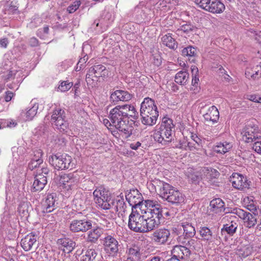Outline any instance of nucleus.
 <instances>
[{"mask_svg":"<svg viewBox=\"0 0 261 261\" xmlns=\"http://www.w3.org/2000/svg\"><path fill=\"white\" fill-rule=\"evenodd\" d=\"M162 217L161 205L156 201L146 200L139 209L132 208L128 227L135 232H148L160 225Z\"/></svg>","mask_w":261,"mask_h":261,"instance_id":"f257e3e1","label":"nucleus"},{"mask_svg":"<svg viewBox=\"0 0 261 261\" xmlns=\"http://www.w3.org/2000/svg\"><path fill=\"white\" fill-rule=\"evenodd\" d=\"M152 181V185L156 190H159L160 195L163 199L176 205L184 202L185 195L176 188L159 179H154Z\"/></svg>","mask_w":261,"mask_h":261,"instance_id":"f03ea898","label":"nucleus"},{"mask_svg":"<svg viewBox=\"0 0 261 261\" xmlns=\"http://www.w3.org/2000/svg\"><path fill=\"white\" fill-rule=\"evenodd\" d=\"M138 113L135 107L132 105H124L117 106L111 110L109 118L113 126H118L119 124L128 122V118H136Z\"/></svg>","mask_w":261,"mask_h":261,"instance_id":"7ed1b4c3","label":"nucleus"},{"mask_svg":"<svg viewBox=\"0 0 261 261\" xmlns=\"http://www.w3.org/2000/svg\"><path fill=\"white\" fill-rule=\"evenodd\" d=\"M175 125L172 119L164 117L160 127L153 134L155 141L165 145L172 142L174 139Z\"/></svg>","mask_w":261,"mask_h":261,"instance_id":"20e7f679","label":"nucleus"},{"mask_svg":"<svg viewBox=\"0 0 261 261\" xmlns=\"http://www.w3.org/2000/svg\"><path fill=\"white\" fill-rule=\"evenodd\" d=\"M48 161L50 165L58 170L71 169L75 166L71 156L66 153L53 154L48 157Z\"/></svg>","mask_w":261,"mask_h":261,"instance_id":"39448f33","label":"nucleus"},{"mask_svg":"<svg viewBox=\"0 0 261 261\" xmlns=\"http://www.w3.org/2000/svg\"><path fill=\"white\" fill-rule=\"evenodd\" d=\"M242 140L246 143H252L261 138L258 123L252 119L247 121L241 131Z\"/></svg>","mask_w":261,"mask_h":261,"instance_id":"423d86ee","label":"nucleus"},{"mask_svg":"<svg viewBox=\"0 0 261 261\" xmlns=\"http://www.w3.org/2000/svg\"><path fill=\"white\" fill-rule=\"evenodd\" d=\"M52 125L61 132H66L69 127V123L66 119L64 110L56 108L54 110L50 118Z\"/></svg>","mask_w":261,"mask_h":261,"instance_id":"0eeeda50","label":"nucleus"},{"mask_svg":"<svg viewBox=\"0 0 261 261\" xmlns=\"http://www.w3.org/2000/svg\"><path fill=\"white\" fill-rule=\"evenodd\" d=\"M79 181V176L75 172L63 174L60 178V183L62 185L63 189L66 191L67 196L76 189Z\"/></svg>","mask_w":261,"mask_h":261,"instance_id":"6e6552de","label":"nucleus"},{"mask_svg":"<svg viewBox=\"0 0 261 261\" xmlns=\"http://www.w3.org/2000/svg\"><path fill=\"white\" fill-rule=\"evenodd\" d=\"M94 200L97 206L102 210H108L111 203V198L109 192L103 187H97L93 193Z\"/></svg>","mask_w":261,"mask_h":261,"instance_id":"1a4fd4ad","label":"nucleus"},{"mask_svg":"<svg viewBox=\"0 0 261 261\" xmlns=\"http://www.w3.org/2000/svg\"><path fill=\"white\" fill-rule=\"evenodd\" d=\"M195 3L199 7L213 14H220L225 8L219 0H195Z\"/></svg>","mask_w":261,"mask_h":261,"instance_id":"9d476101","label":"nucleus"},{"mask_svg":"<svg viewBox=\"0 0 261 261\" xmlns=\"http://www.w3.org/2000/svg\"><path fill=\"white\" fill-rule=\"evenodd\" d=\"M230 213L237 215L239 218L243 221L245 227L248 228H253L257 224V218L256 215L245 211L244 210L236 208L230 212Z\"/></svg>","mask_w":261,"mask_h":261,"instance_id":"9b49d317","label":"nucleus"},{"mask_svg":"<svg viewBox=\"0 0 261 261\" xmlns=\"http://www.w3.org/2000/svg\"><path fill=\"white\" fill-rule=\"evenodd\" d=\"M209 216L212 215V219L218 220L223 213H230L225 211V203L219 198H215L211 201L210 203Z\"/></svg>","mask_w":261,"mask_h":261,"instance_id":"f8f14e48","label":"nucleus"},{"mask_svg":"<svg viewBox=\"0 0 261 261\" xmlns=\"http://www.w3.org/2000/svg\"><path fill=\"white\" fill-rule=\"evenodd\" d=\"M93 222L87 218L72 220L69 224V229L73 232H86L92 228Z\"/></svg>","mask_w":261,"mask_h":261,"instance_id":"ddd939ff","label":"nucleus"},{"mask_svg":"<svg viewBox=\"0 0 261 261\" xmlns=\"http://www.w3.org/2000/svg\"><path fill=\"white\" fill-rule=\"evenodd\" d=\"M229 180L234 188L241 191L248 189L251 183L246 176L238 173H233Z\"/></svg>","mask_w":261,"mask_h":261,"instance_id":"4468645a","label":"nucleus"},{"mask_svg":"<svg viewBox=\"0 0 261 261\" xmlns=\"http://www.w3.org/2000/svg\"><path fill=\"white\" fill-rule=\"evenodd\" d=\"M125 197L129 205L132 206V208L138 210V208L141 207V205L144 202L142 194L137 189L130 190L126 193Z\"/></svg>","mask_w":261,"mask_h":261,"instance_id":"2eb2a0df","label":"nucleus"},{"mask_svg":"<svg viewBox=\"0 0 261 261\" xmlns=\"http://www.w3.org/2000/svg\"><path fill=\"white\" fill-rule=\"evenodd\" d=\"M170 236V230L163 227L153 231L151 235V239L158 245H164L168 241Z\"/></svg>","mask_w":261,"mask_h":261,"instance_id":"dca6fc26","label":"nucleus"},{"mask_svg":"<svg viewBox=\"0 0 261 261\" xmlns=\"http://www.w3.org/2000/svg\"><path fill=\"white\" fill-rule=\"evenodd\" d=\"M103 248L107 253L114 256L118 251L119 246L118 241L113 237L108 235L104 238Z\"/></svg>","mask_w":261,"mask_h":261,"instance_id":"f3484780","label":"nucleus"},{"mask_svg":"<svg viewBox=\"0 0 261 261\" xmlns=\"http://www.w3.org/2000/svg\"><path fill=\"white\" fill-rule=\"evenodd\" d=\"M43 109V107L41 105H40L36 100L33 99L30 103L28 110L21 112V117L25 121L31 120L36 115L38 110L41 111Z\"/></svg>","mask_w":261,"mask_h":261,"instance_id":"a211bd4d","label":"nucleus"},{"mask_svg":"<svg viewBox=\"0 0 261 261\" xmlns=\"http://www.w3.org/2000/svg\"><path fill=\"white\" fill-rule=\"evenodd\" d=\"M140 114L154 115L159 114L154 101L149 97L145 98L141 105Z\"/></svg>","mask_w":261,"mask_h":261,"instance_id":"6ab92c4d","label":"nucleus"},{"mask_svg":"<svg viewBox=\"0 0 261 261\" xmlns=\"http://www.w3.org/2000/svg\"><path fill=\"white\" fill-rule=\"evenodd\" d=\"M111 202L108 210H110L112 213L117 212L118 215L122 216L126 208L123 196H118L113 200L111 199Z\"/></svg>","mask_w":261,"mask_h":261,"instance_id":"aec40b11","label":"nucleus"},{"mask_svg":"<svg viewBox=\"0 0 261 261\" xmlns=\"http://www.w3.org/2000/svg\"><path fill=\"white\" fill-rule=\"evenodd\" d=\"M57 200V197L56 193L47 195L42 202V212L48 213L53 212L56 208Z\"/></svg>","mask_w":261,"mask_h":261,"instance_id":"412c9836","label":"nucleus"},{"mask_svg":"<svg viewBox=\"0 0 261 261\" xmlns=\"http://www.w3.org/2000/svg\"><path fill=\"white\" fill-rule=\"evenodd\" d=\"M132 97V95L128 92L122 90H117L111 93L110 99L112 102L116 104L120 101H127L130 100Z\"/></svg>","mask_w":261,"mask_h":261,"instance_id":"4be33fe9","label":"nucleus"},{"mask_svg":"<svg viewBox=\"0 0 261 261\" xmlns=\"http://www.w3.org/2000/svg\"><path fill=\"white\" fill-rule=\"evenodd\" d=\"M201 173V179L210 183H211L212 180L216 178L219 175L217 170L210 167L202 168Z\"/></svg>","mask_w":261,"mask_h":261,"instance_id":"5701e85b","label":"nucleus"},{"mask_svg":"<svg viewBox=\"0 0 261 261\" xmlns=\"http://www.w3.org/2000/svg\"><path fill=\"white\" fill-rule=\"evenodd\" d=\"M46 184V176L39 173L35 176V179L31 189V191L33 192L40 191L43 189Z\"/></svg>","mask_w":261,"mask_h":261,"instance_id":"b1692460","label":"nucleus"},{"mask_svg":"<svg viewBox=\"0 0 261 261\" xmlns=\"http://www.w3.org/2000/svg\"><path fill=\"white\" fill-rule=\"evenodd\" d=\"M57 244L59 249L66 253H70L75 246V243L69 238L58 239Z\"/></svg>","mask_w":261,"mask_h":261,"instance_id":"393cba45","label":"nucleus"},{"mask_svg":"<svg viewBox=\"0 0 261 261\" xmlns=\"http://www.w3.org/2000/svg\"><path fill=\"white\" fill-rule=\"evenodd\" d=\"M141 253L140 249L136 246L127 249L124 261H141Z\"/></svg>","mask_w":261,"mask_h":261,"instance_id":"a878e982","label":"nucleus"},{"mask_svg":"<svg viewBox=\"0 0 261 261\" xmlns=\"http://www.w3.org/2000/svg\"><path fill=\"white\" fill-rule=\"evenodd\" d=\"M245 75L248 79L258 80L261 76V62L259 64L247 67Z\"/></svg>","mask_w":261,"mask_h":261,"instance_id":"bb28decb","label":"nucleus"},{"mask_svg":"<svg viewBox=\"0 0 261 261\" xmlns=\"http://www.w3.org/2000/svg\"><path fill=\"white\" fill-rule=\"evenodd\" d=\"M37 236L32 232L21 239V246L25 251L30 250L37 241Z\"/></svg>","mask_w":261,"mask_h":261,"instance_id":"cd10ccee","label":"nucleus"},{"mask_svg":"<svg viewBox=\"0 0 261 261\" xmlns=\"http://www.w3.org/2000/svg\"><path fill=\"white\" fill-rule=\"evenodd\" d=\"M203 117L205 121H211L213 124L216 123L219 118L218 109L215 106L210 107L203 115Z\"/></svg>","mask_w":261,"mask_h":261,"instance_id":"c85d7f7f","label":"nucleus"},{"mask_svg":"<svg viewBox=\"0 0 261 261\" xmlns=\"http://www.w3.org/2000/svg\"><path fill=\"white\" fill-rule=\"evenodd\" d=\"M199 232L201 240L209 243L214 242L216 239L217 236L213 234L212 231L206 226L201 227Z\"/></svg>","mask_w":261,"mask_h":261,"instance_id":"c756f323","label":"nucleus"},{"mask_svg":"<svg viewBox=\"0 0 261 261\" xmlns=\"http://www.w3.org/2000/svg\"><path fill=\"white\" fill-rule=\"evenodd\" d=\"M175 253L172 257L179 259H185L190 254V250L187 247L183 246H176L173 249ZM180 261V260H179Z\"/></svg>","mask_w":261,"mask_h":261,"instance_id":"7c9ffc66","label":"nucleus"},{"mask_svg":"<svg viewBox=\"0 0 261 261\" xmlns=\"http://www.w3.org/2000/svg\"><path fill=\"white\" fill-rule=\"evenodd\" d=\"M114 19V16L111 12H107L105 13L104 17L102 18L100 20H99V22L96 21L93 23V27L95 25L98 27L99 24L106 29L107 28Z\"/></svg>","mask_w":261,"mask_h":261,"instance_id":"2f4dec72","label":"nucleus"},{"mask_svg":"<svg viewBox=\"0 0 261 261\" xmlns=\"http://www.w3.org/2000/svg\"><path fill=\"white\" fill-rule=\"evenodd\" d=\"M232 147L231 143L224 141L223 142L218 143L214 147L215 152L224 154L228 152Z\"/></svg>","mask_w":261,"mask_h":261,"instance_id":"473e14b6","label":"nucleus"},{"mask_svg":"<svg viewBox=\"0 0 261 261\" xmlns=\"http://www.w3.org/2000/svg\"><path fill=\"white\" fill-rule=\"evenodd\" d=\"M141 116V121L143 124L152 126L155 124L156 122L159 114L152 115V114H140Z\"/></svg>","mask_w":261,"mask_h":261,"instance_id":"72a5a7b5","label":"nucleus"},{"mask_svg":"<svg viewBox=\"0 0 261 261\" xmlns=\"http://www.w3.org/2000/svg\"><path fill=\"white\" fill-rule=\"evenodd\" d=\"M162 40L164 45L171 49H174L177 47V43L172 37L171 34L168 33L163 36Z\"/></svg>","mask_w":261,"mask_h":261,"instance_id":"f704fd0d","label":"nucleus"},{"mask_svg":"<svg viewBox=\"0 0 261 261\" xmlns=\"http://www.w3.org/2000/svg\"><path fill=\"white\" fill-rule=\"evenodd\" d=\"M189 80V73L186 71H180L175 76V82L181 85H186Z\"/></svg>","mask_w":261,"mask_h":261,"instance_id":"c9c22d12","label":"nucleus"},{"mask_svg":"<svg viewBox=\"0 0 261 261\" xmlns=\"http://www.w3.org/2000/svg\"><path fill=\"white\" fill-rule=\"evenodd\" d=\"M181 226L183 228L184 234L186 237L192 238L195 235L196 231L195 227L191 223L188 222H182Z\"/></svg>","mask_w":261,"mask_h":261,"instance_id":"e433bc0d","label":"nucleus"},{"mask_svg":"<svg viewBox=\"0 0 261 261\" xmlns=\"http://www.w3.org/2000/svg\"><path fill=\"white\" fill-rule=\"evenodd\" d=\"M97 255V251L94 249H88L83 253L80 261H94Z\"/></svg>","mask_w":261,"mask_h":261,"instance_id":"4c0bfd02","label":"nucleus"},{"mask_svg":"<svg viewBox=\"0 0 261 261\" xmlns=\"http://www.w3.org/2000/svg\"><path fill=\"white\" fill-rule=\"evenodd\" d=\"M238 226L237 223L232 221L224 225L221 231L222 233L226 232L229 235L232 236L236 232Z\"/></svg>","mask_w":261,"mask_h":261,"instance_id":"58836bf2","label":"nucleus"},{"mask_svg":"<svg viewBox=\"0 0 261 261\" xmlns=\"http://www.w3.org/2000/svg\"><path fill=\"white\" fill-rule=\"evenodd\" d=\"M174 147L184 150H187L188 148L190 150H193V148H195V147L193 146L192 143L185 138L180 139L176 144H175Z\"/></svg>","mask_w":261,"mask_h":261,"instance_id":"ea45409f","label":"nucleus"},{"mask_svg":"<svg viewBox=\"0 0 261 261\" xmlns=\"http://www.w3.org/2000/svg\"><path fill=\"white\" fill-rule=\"evenodd\" d=\"M89 70L96 77L105 75L106 67L105 66L99 64L91 67Z\"/></svg>","mask_w":261,"mask_h":261,"instance_id":"a19ab883","label":"nucleus"},{"mask_svg":"<svg viewBox=\"0 0 261 261\" xmlns=\"http://www.w3.org/2000/svg\"><path fill=\"white\" fill-rule=\"evenodd\" d=\"M102 229L97 227L89 232L88 239L90 242H95L100 237Z\"/></svg>","mask_w":261,"mask_h":261,"instance_id":"79ce46f5","label":"nucleus"},{"mask_svg":"<svg viewBox=\"0 0 261 261\" xmlns=\"http://www.w3.org/2000/svg\"><path fill=\"white\" fill-rule=\"evenodd\" d=\"M116 128L121 132L125 135V137L127 138L132 134V127L128 125V122L123 123L115 126Z\"/></svg>","mask_w":261,"mask_h":261,"instance_id":"37998d69","label":"nucleus"},{"mask_svg":"<svg viewBox=\"0 0 261 261\" xmlns=\"http://www.w3.org/2000/svg\"><path fill=\"white\" fill-rule=\"evenodd\" d=\"M116 128L121 132L125 135V137L127 138L132 134V127L128 125V122L123 123L115 126Z\"/></svg>","mask_w":261,"mask_h":261,"instance_id":"c03bdc74","label":"nucleus"},{"mask_svg":"<svg viewBox=\"0 0 261 261\" xmlns=\"http://www.w3.org/2000/svg\"><path fill=\"white\" fill-rule=\"evenodd\" d=\"M182 55L184 57H187L189 58V60H190V58H194L197 54V49L196 48L189 46L187 47L184 48L181 51Z\"/></svg>","mask_w":261,"mask_h":261,"instance_id":"a18cd8bd","label":"nucleus"},{"mask_svg":"<svg viewBox=\"0 0 261 261\" xmlns=\"http://www.w3.org/2000/svg\"><path fill=\"white\" fill-rule=\"evenodd\" d=\"M252 248L249 246L241 247L237 249V254L241 258H246L252 253Z\"/></svg>","mask_w":261,"mask_h":261,"instance_id":"49530a36","label":"nucleus"},{"mask_svg":"<svg viewBox=\"0 0 261 261\" xmlns=\"http://www.w3.org/2000/svg\"><path fill=\"white\" fill-rule=\"evenodd\" d=\"M21 73L22 72L21 71H19L16 69H11L9 71L8 73L4 75V80L6 81V82H8L9 81L14 80L16 75V77H18V76H20Z\"/></svg>","mask_w":261,"mask_h":261,"instance_id":"de8ad7c7","label":"nucleus"},{"mask_svg":"<svg viewBox=\"0 0 261 261\" xmlns=\"http://www.w3.org/2000/svg\"><path fill=\"white\" fill-rule=\"evenodd\" d=\"M73 86L72 82H69L68 81H62L60 82V84L58 87V89L62 92H64L68 91Z\"/></svg>","mask_w":261,"mask_h":261,"instance_id":"09e8293b","label":"nucleus"},{"mask_svg":"<svg viewBox=\"0 0 261 261\" xmlns=\"http://www.w3.org/2000/svg\"><path fill=\"white\" fill-rule=\"evenodd\" d=\"M135 12L136 14L137 18L139 22H142L146 17L144 10L141 6H138L135 8Z\"/></svg>","mask_w":261,"mask_h":261,"instance_id":"8fccbe9b","label":"nucleus"},{"mask_svg":"<svg viewBox=\"0 0 261 261\" xmlns=\"http://www.w3.org/2000/svg\"><path fill=\"white\" fill-rule=\"evenodd\" d=\"M191 69L192 73V84L194 86H196L199 81L198 77V68L195 65H192L191 67Z\"/></svg>","mask_w":261,"mask_h":261,"instance_id":"3c124183","label":"nucleus"},{"mask_svg":"<svg viewBox=\"0 0 261 261\" xmlns=\"http://www.w3.org/2000/svg\"><path fill=\"white\" fill-rule=\"evenodd\" d=\"M81 5L80 1H75L67 7V11L69 13H73L79 9Z\"/></svg>","mask_w":261,"mask_h":261,"instance_id":"603ef678","label":"nucleus"},{"mask_svg":"<svg viewBox=\"0 0 261 261\" xmlns=\"http://www.w3.org/2000/svg\"><path fill=\"white\" fill-rule=\"evenodd\" d=\"M81 195L77 194L75 196V197L73 200V203L76 207L77 209H80L83 208L84 206V200L81 199Z\"/></svg>","mask_w":261,"mask_h":261,"instance_id":"864d4df0","label":"nucleus"},{"mask_svg":"<svg viewBox=\"0 0 261 261\" xmlns=\"http://www.w3.org/2000/svg\"><path fill=\"white\" fill-rule=\"evenodd\" d=\"M170 0H160L156 4V8L161 11H165L167 7V5L170 4Z\"/></svg>","mask_w":261,"mask_h":261,"instance_id":"5fc2aeb1","label":"nucleus"},{"mask_svg":"<svg viewBox=\"0 0 261 261\" xmlns=\"http://www.w3.org/2000/svg\"><path fill=\"white\" fill-rule=\"evenodd\" d=\"M43 163V160H36V159H32L29 164L28 167L30 170H33L35 168H39V166Z\"/></svg>","mask_w":261,"mask_h":261,"instance_id":"6e6d98bb","label":"nucleus"},{"mask_svg":"<svg viewBox=\"0 0 261 261\" xmlns=\"http://www.w3.org/2000/svg\"><path fill=\"white\" fill-rule=\"evenodd\" d=\"M191 26L188 24H184L182 25L179 29H178L176 31L177 34L179 35L181 33V32L187 33L189 31L191 30Z\"/></svg>","mask_w":261,"mask_h":261,"instance_id":"4d7b16f0","label":"nucleus"},{"mask_svg":"<svg viewBox=\"0 0 261 261\" xmlns=\"http://www.w3.org/2000/svg\"><path fill=\"white\" fill-rule=\"evenodd\" d=\"M252 148L256 152L261 154V140L254 141Z\"/></svg>","mask_w":261,"mask_h":261,"instance_id":"13d9d810","label":"nucleus"},{"mask_svg":"<svg viewBox=\"0 0 261 261\" xmlns=\"http://www.w3.org/2000/svg\"><path fill=\"white\" fill-rule=\"evenodd\" d=\"M152 63L156 67H159L161 65L162 58L159 55H154L153 56Z\"/></svg>","mask_w":261,"mask_h":261,"instance_id":"bf43d9fd","label":"nucleus"},{"mask_svg":"<svg viewBox=\"0 0 261 261\" xmlns=\"http://www.w3.org/2000/svg\"><path fill=\"white\" fill-rule=\"evenodd\" d=\"M191 138L198 146L202 145V140L196 134L192 133L191 134Z\"/></svg>","mask_w":261,"mask_h":261,"instance_id":"052dcab7","label":"nucleus"},{"mask_svg":"<svg viewBox=\"0 0 261 261\" xmlns=\"http://www.w3.org/2000/svg\"><path fill=\"white\" fill-rule=\"evenodd\" d=\"M88 57L86 55L83 58H81L77 63V67L76 68L77 70H80L82 68V66L83 64L85 63L88 60Z\"/></svg>","mask_w":261,"mask_h":261,"instance_id":"680f3d73","label":"nucleus"},{"mask_svg":"<svg viewBox=\"0 0 261 261\" xmlns=\"http://www.w3.org/2000/svg\"><path fill=\"white\" fill-rule=\"evenodd\" d=\"M34 157L33 159H36V160H42V156L43 154L42 151L41 149H37L34 152Z\"/></svg>","mask_w":261,"mask_h":261,"instance_id":"e2e57ef3","label":"nucleus"},{"mask_svg":"<svg viewBox=\"0 0 261 261\" xmlns=\"http://www.w3.org/2000/svg\"><path fill=\"white\" fill-rule=\"evenodd\" d=\"M20 80H18V77H16V82L13 84H8L7 86L10 89H17L18 88V83L20 82Z\"/></svg>","mask_w":261,"mask_h":261,"instance_id":"0e129e2a","label":"nucleus"},{"mask_svg":"<svg viewBox=\"0 0 261 261\" xmlns=\"http://www.w3.org/2000/svg\"><path fill=\"white\" fill-rule=\"evenodd\" d=\"M198 241L194 239H190L188 241V246L193 248H195L197 245H198Z\"/></svg>","mask_w":261,"mask_h":261,"instance_id":"69168bd1","label":"nucleus"},{"mask_svg":"<svg viewBox=\"0 0 261 261\" xmlns=\"http://www.w3.org/2000/svg\"><path fill=\"white\" fill-rule=\"evenodd\" d=\"M141 145V143L139 141L132 142L129 144V147L133 149L136 150H137Z\"/></svg>","mask_w":261,"mask_h":261,"instance_id":"338daca9","label":"nucleus"},{"mask_svg":"<svg viewBox=\"0 0 261 261\" xmlns=\"http://www.w3.org/2000/svg\"><path fill=\"white\" fill-rule=\"evenodd\" d=\"M13 96H14V93L13 92L9 91L6 92V94L5 96V101L7 102L10 101L12 99Z\"/></svg>","mask_w":261,"mask_h":261,"instance_id":"774afa93","label":"nucleus"}]
</instances>
